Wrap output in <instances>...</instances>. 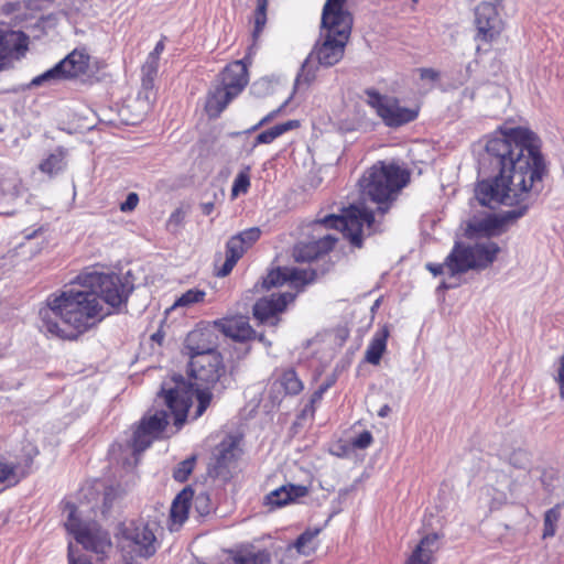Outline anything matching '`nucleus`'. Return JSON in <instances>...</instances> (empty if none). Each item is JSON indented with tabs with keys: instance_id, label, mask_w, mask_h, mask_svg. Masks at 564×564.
<instances>
[{
	"instance_id": "obj_35",
	"label": "nucleus",
	"mask_w": 564,
	"mask_h": 564,
	"mask_svg": "<svg viewBox=\"0 0 564 564\" xmlns=\"http://www.w3.org/2000/svg\"><path fill=\"white\" fill-rule=\"evenodd\" d=\"M250 167L247 166L242 171H240L232 184L231 187V196L237 197L240 194H245L248 192L250 187V175H249Z\"/></svg>"
},
{
	"instance_id": "obj_3",
	"label": "nucleus",
	"mask_w": 564,
	"mask_h": 564,
	"mask_svg": "<svg viewBox=\"0 0 564 564\" xmlns=\"http://www.w3.org/2000/svg\"><path fill=\"white\" fill-rule=\"evenodd\" d=\"M202 332H192L186 338V348L189 350V376L194 381H186L181 375H173L161 384L162 400L174 414V425L181 429L187 419L193 398L197 399L194 419L199 417L209 406L212 393L209 386L218 382L224 372L223 359L212 345H199Z\"/></svg>"
},
{
	"instance_id": "obj_39",
	"label": "nucleus",
	"mask_w": 564,
	"mask_h": 564,
	"mask_svg": "<svg viewBox=\"0 0 564 564\" xmlns=\"http://www.w3.org/2000/svg\"><path fill=\"white\" fill-rule=\"evenodd\" d=\"M558 519V512L555 509H550L546 511L544 517V533L543 536H552L555 533L554 523Z\"/></svg>"
},
{
	"instance_id": "obj_54",
	"label": "nucleus",
	"mask_w": 564,
	"mask_h": 564,
	"mask_svg": "<svg viewBox=\"0 0 564 564\" xmlns=\"http://www.w3.org/2000/svg\"><path fill=\"white\" fill-rule=\"evenodd\" d=\"M214 203L213 202H206L200 204V209L204 215H210L214 210Z\"/></svg>"
},
{
	"instance_id": "obj_23",
	"label": "nucleus",
	"mask_w": 564,
	"mask_h": 564,
	"mask_svg": "<svg viewBox=\"0 0 564 564\" xmlns=\"http://www.w3.org/2000/svg\"><path fill=\"white\" fill-rule=\"evenodd\" d=\"M159 65L147 62L141 68V89L139 91V99L147 104V108L155 99V78L158 76Z\"/></svg>"
},
{
	"instance_id": "obj_20",
	"label": "nucleus",
	"mask_w": 564,
	"mask_h": 564,
	"mask_svg": "<svg viewBox=\"0 0 564 564\" xmlns=\"http://www.w3.org/2000/svg\"><path fill=\"white\" fill-rule=\"evenodd\" d=\"M308 494V489L301 485H284L280 488L271 491L265 497L267 505L273 507H283L297 498L305 497Z\"/></svg>"
},
{
	"instance_id": "obj_55",
	"label": "nucleus",
	"mask_w": 564,
	"mask_h": 564,
	"mask_svg": "<svg viewBox=\"0 0 564 564\" xmlns=\"http://www.w3.org/2000/svg\"><path fill=\"white\" fill-rule=\"evenodd\" d=\"M163 338H164V334L161 330H158L151 335V340L158 343L159 345L162 344Z\"/></svg>"
},
{
	"instance_id": "obj_51",
	"label": "nucleus",
	"mask_w": 564,
	"mask_h": 564,
	"mask_svg": "<svg viewBox=\"0 0 564 564\" xmlns=\"http://www.w3.org/2000/svg\"><path fill=\"white\" fill-rule=\"evenodd\" d=\"M68 562L69 564H91L90 561L84 557L75 558L72 544L68 545Z\"/></svg>"
},
{
	"instance_id": "obj_11",
	"label": "nucleus",
	"mask_w": 564,
	"mask_h": 564,
	"mask_svg": "<svg viewBox=\"0 0 564 564\" xmlns=\"http://www.w3.org/2000/svg\"><path fill=\"white\" fill-rule=\"evenodd\" d=\"M89 67V56L83 52L74 50L64 59L43 74L34 77L31 82L33 86L52 84L62 79L77 77L87 72Z\"/></svg>"
},
{
	"instance_id": "obj_8",
	"label": "nucleus",
	"mask_w": 564,
	"mask_h": 564,
	"mask_svg": "<svg viewBox=\"0 0 564 564\" xmlns=\"http://www.w3.org/2000/svg\"><path fill=\"white\" fill-rule=\"evenodd\" d=\"M66 510L68 516L65 528L84 549L96 554H105L111 547L108 532L101 530L95 521L80 519L79 516L84 512L82 508L67 502Z\"/></svg>"
},
{
	"instance_id": "obj_25",
	"label": "nucleus",
	"mask_w": 564,
	"mask_h": 564,
	"mask_svg": "<svg viewBox=\"0 0 564 564\" xmlns=\"http://www.w3.org/2000/svg\"><path fill=\"white\" fill-rule=\"evenodd\" d=\"M21 180L14 171L0 170V200L11 202L21 195Z\"/></svg>"
},
{
	"instance_id": "obj_29",
	"label": "nucleus",
	"mask_w": 564,
	"mask_h": 564,
	"mask_svg": "<svg viewBox=\"0 0 564 564\" xmlns=\"http://www.w3.org/2000/svg\"><path fill=\"white\" fill-rule=\"evenodd\" d=\"M321 529H307L304 531L294 542V549L299 554L308 556L313 554L318 545L317 535L319 534Z\"/></svg>"
},
{
	"instance_id": "obj_37",
	"label": "nucleus",
	"mask_w": 564,
	"mask_h": 564,
	"mask_svg": "<svg viewBox=\"0 0 564 564\" xmlns=\"http://www.w3.org/2000/svg\"><path fill=\"white\" fill-rule=\"evenodd\" d=\"M195 456H192L181 462L174 469L173 477L175 480L183 482L186 481L195 465Z\"/></svg>"
},
{
	"instance_id": "obj_46",
	"label": "nucleus",
	"mask_w": 564,
	"mask_h": 564,
	"mask_svg": "<svg viewBox=\"0 0 564 564\" xmlns=\"http://www.w3.org/2000/svg\"><path fill=\"white\" fill-rule=\"evenodd\" d=\"M184 218H185V213L181 208H177L176 210H174L171 214V216L167 220V225L170 227H172V226L178 227L183 223Z\"/></svg>"
},
{
	"instance_id": "obj_61",
	"label": "nucleus",
	"mask_w": 564,
	"mask_h": 564,
	"mask_svg": "<svg viewBox=\"0 0 564 564\" xmlns=\"http://www.w3.org/2000/svg\"><path fill=\"white\" fill-rule=\"evenodd\" d=\"M442 288H444V289H448V288H449V285H446L445 283H443V284H442Z\"/></svg>"
},
{
	"instance_id": "obj_59",
	"label": "nucleus",
	"mask_w": 564,
	"mask_h": 564,
	"mask_svg": "<svg viewBox=\"0 0 564 564\" xmlns=\"http://www.w3.org/2000/svg\"><path fill=\"white\" fill-rule=\"evenodd\" d=\"M4 57H6V56L1 57V59H0V70L2 69V67H3V66H4V64H6V62H4Z\"/></svg>"
},
{
	"instance_id": "obj_1",
	"label": "nucleus",
	"mask_w": 564,
	"mask_h": 564,
	"mask_svg": "<svg viewBox=\"0 0 564 564\" xmlns=\"http://www.w3.org/2000/svg\"><path fill=\"white\" fill-rule=\"evenodd\" d=\"M489 164L499 171L492 178L477 183L475 198L481 206L495 209L500 205L514 207L500 218L488 216L474 219L468 229L490 237L499 234L502 225L524 216L543 189L546 165L541 154V140L522 127L506 128L487 141Z\"/></svg>"
},
{
	"instance_id": "obj_53",
	"label": "nucleus",
	"mask_w": 564,
	"mask_h": 564,
	"mask_svg": "<svg viewBox=\"0 0 564 564\" xmlns=\"http://www.w3.org/2000/svg\"><path fill=\"white\" fill-rule=\"evenodd\" d=\"M112 490L109 488L106 490L105 492V497H104V510H102V513H106L110 507H111V501H112Z\"/></svg>"
},
{
	"instance_id": "obj_22",
	"label": "nucleus",
	"mask_w": 564,
	"mask_h": 564,
	"mask_svg": "<svg viewBox=\"0 0 564 564\" xmlns=\"http://www.w3.org/2000/svg\"><path fill=\"white\" fill-rule=\"evenodd\" d=\"M237 95L224 85H218L207 97L205 109L210 118H217Z\"/></svg>"
},
{
	"instance_id": "obj_56",
	"label": "nucleus",
	"mask_w": 564,
	"mask_h": 564,
	"mask_svg": "<svg viewBox=\"0 0 564 564\" xmlns=\"http://www.w3.org/2000/svg\"><path fill=\"white\" fill-rule=\"evenodd\" d=\"M40 231H41V228L32 230V231L26 230V231H24V239L31 240V239L35 238Z\"/></svg>"
},
{
	"instance_id": "obj_18",
	"label": "nucleus",
	"mask_w": 564,
	"mask_h": 564,
	"mask_svg": "<svg viewBox=\"0 0 564 564\" xmlns=\"http://www.w3.org/2000/svg\"><path fill=\"white\" fill-rule=\"evenodd\" d=\"M239 448L232 438L223 441L215 449L214 471L217 477H227L229 469L238 458Z\"/></svg>"
},
{
	"instance_id": "obj_7",
	"label": "nucleus",
	"mask_w": 564,
	"mask_h": 564,
	"mask_svg": "<svg viewBox=\"0 0 564 564\" xmlns=\"http://www.w3.org/2000/svg\"><path fill=\"white\" fill-rule=\"evenodd\" d=\"M499 246L487 239L475 245L456 242L444 263H426L425 268L434 275L443 274L445 270L451 276L466 273L474 269H485L497 258Z\"/></svg>"
},
{
	"instance_id": "obj_62",
	"label": "nucleus",
	"mask_w": 564,
	"mask_h": 564,
	"mask_svg": "<svg viewBox=\"0 0 564 564\" xmlns=\"http://www.w3.org/2000/svg\"><path fill=\"white\" fill-rule=\"evenodd\" d=\"M495 2H496L497 4H499V3H501V2H502V0H495Z\"/></svg>"
},
{
	"instance_id": "obj_19",
	"label": "nucleus",
	"mask_w": 564,
	"mask_h": 564,
	"mask_svg": "<svg viewBox=\"0 0 564 564\" xmlns=\"http://www.w3.org/2000/svg\"><path fill=\"white\" fill-rule=\"evenodd\" d=\"M248 82L247 66L242 61L229 64L221 73V85L234 91L237 96L243 90Z\"/></svg>"
},
{
	"instance_id": "obj_26",
	"label": "nucleus",
	"mask_w": 564,
	"mask_h": 564,
	"mask_svg": "<svg viewBox=\"0 0 564 564\" xmlns=\"http://www.w3.org/2000/svg\"><path fill=\"white\" fill-rule=\"evenodd\" d=\"M329 252L328 250H323L319 248V245L314 243L312 240H302L296 243L293 248L292 256L295 262L304 263L312 262L323 254Z\"/></svg>"
},
{
	"instance_id": "obj_32",
	"label": "nucleus",
	"mask_w": 564,
	"mask_h": 564,
	"mask_svg": "<svg viewBox=\"0 0 564 564\" xmlns=\"http://www.w3.org/2000/svg\"><path fill=\"white\" fill-rule=\"evenodd\" d=\"M64 152L57 150L51 153L41 164L40 170L51 176L61 172L65 166Z\"/></svg>"
},
{
	"instance_id": "obj_52",
	"label": "nucleus",
	"mask_w": 564,
	"mask_h": 564,
	"mask_svg": "<svg viewBox=\"0 0 564 564\" xmlns=\"http://www.w3.org/2000/svg\"><path fill=\"white\" fill-rule=\"evenodd\" d=\"M315 404L316 403H312V399H310V402L304 406V409L301 412V417L313 416L315 413Z\"/></svg>"
},
{
	"instance_id": "obj_30",
	"label": "nucleus",
	"mask_w": 564,
	"mask_h": 564,
	"mask_svg": "<svg viewBox=\"0 0 564 564\" xmlns=\"http://www.w3.org/2000/svg\"><path fill=\"white\" fill-rule=\"evenodd\" d=\"M191 496L192 491L183 490L174 499L170 512L173 523L182 524L187 519L188 500Z\"/></svg>"
},
{
	"instance_id": "obj_12",
	"label": "nucleus",
	"mask_w": 564,
	"mask_h": 564,
	"mask_svg": "<svg viewBox=\"0 0 564 564\" xmlns=\"http://www.w3.org/2000/svg\"><path fill=\"white\" fill-rule=\"evenodd\" d=\"M475 41L491 43L496 41L503 31L505 24L500 18L496 4L481 2L475 9Z\"/></svg>"
},
{
	"instance_id": "obj_43",
	"label": "nucleus",
	"mask_w": 564,
	"mask_h": 564,
	"mask_svg": "<svg viewBox=\"0 0 564 564\" xmlns=\"http://www.w3.org/2000/svg\"><path fill=\"white\" fill-rule=\"evenodd\" d=\"M139 203V196L137 193H129L126 200L120 204V210L123 213H130L135 209Z\"/></svg>"
},
{
	"instance_id": "obj_50",
	"label": "nucleus",
	"mask_w": 564,
	"mask_h": 564,
	"mask_svg": "<svg viewBox=\"0 0 564 564\" xmlns=\"http://www.w3.org/2000/svg\"><path fill=\"white\" fill-rule=\"evenodd\" d=\"M54 0H28L25 7L30 10H41L45 4L53 2Z\"/></svg>"
},
{
	"instance_id": "obj_33",
	"label": "nucleus",
	"mask_w": 564,
	"mask_h": 564,
	"mask_svg": "<svg viewBox=\"0 0 564 564\" xmlns=\"http://www.w3.org/2000/svg\"><path fill=\"white\" fill-rule=\"evenodd\" d=\"M234 564H271V560L265 551L248 552L236 556Z\"/></svg>"
},
{
	"instance_id": "obj_31",
	"label": "nucleus",
	"mask_w": 564,
	"mask_h": 564,
	"mask_svg": "<svg viewBox=\"0 0 564 564\" xmlns=\"http://www.w3.org/2000/svg\"><path fill=\"white\" fill-rule=\"evenodd\" d=\"M26 36L22 32H10L0 37V53L20 52L26 48Z\"/></svg>"
},
{
	"instance_id": "obj_9",
	"label": "nucleus",
	"mask_w": 564,
	"mask_h": 564,
	"mask_svg": "<svg viewBox=\"0 0 564 564\" xmlns=\"http://www.w3.org/2000/svg\"><path fill=\"white\" fill-rule=\"evenodd\" d=\"M161 391L156 394L153 408L141 420L140 425L133 433L132 447L134 454H140L151 446L152 442L160 437L174 414L162 400H158Z\"/></svg>"
},
{
	"instance_id": "obj_40",
	"label": "nucleus",
	"mask_w": 564,
	"mask_h": 564,
	"mask_svg": "<svg viewBox=\"0 0 564 564\" xmlns=\"http://www.w3.org/2000/svg\"><path fill=\"white\" fill-rule=\"evenodd\" d=\"M260 235L261 230L258 227H251L239 232L236 237H240L243 245L249 248L260 238Z\"/></svg>"
},
{
	"instance_id": "obj_38",
	"label": "nucleus",
	"mask_w": 564,
	"mask_h": 564,
	"mask_svg": "<svg viewBox=\"0 0 564 564\" xmlns=\"http://www.w3.org/2000/svg\"><path fill=\"white\" fill-rule=\"evenodd\" d=\"M510 464L518 468L527 470L530 467V456L525 451L518 449L514 451L509 458Z\"/></svg>"
},
{
	"instance_id": "obj_6",
	"label": "nucleus",
	"mask_w": 564,
	"mask_h": 564,
	"mask_svg": "<svg viewBox=\"0 0 564 564\" xmlns=\"http://www.w3.org/2000/svg\"><path fill=\"white\" fill-rule=\"evenodd\" d=\"M408 182V173L395 164L379 162L371 166L359 181L360 202L355 205L365 207L367 199L378 204V210L382 214L389 209L393 195L397 194Z\"/></svg>"
},
{
	"instance_id": "obj_42",
	"label": "nucleus",
	"mask_w": 564,
	"mask_h": 564,
	"mask_svg": "<svg viewBox=\"0 0 564 564\" xmlns=\"http://www.w3.org/2000/svg\"><path fill=\"white\" fill-rule=\"evenodd\" d=\"M289 100L284 101L278 109L272 110L267 116H264L257 124H254L250 131H256L260 129L261 127L268 124L271 122L274 118L278 117V115L283 110V108L288 105Z\"/></svg>"
},
{
	"instance_id": "obj_58",
	"label": "nucleus",
	"mask_w": 564,
	"mask_h": 564,
	"mask_svg": "<svg viewBox=\"0 0 564 564\" xmlns=\"http://www.w3.org/2000/svg\"><path fill=\"white\" fill-rule=\"evenodd\" d=\"M390 410H391V409H390V406H389L388 404H384V405L379 410L378 415H379L380 417H386V416L389 414Z\"/></svg>"
},
{
	"instance_id": "obj_21",
	"label": "nucleus",
	"mask_w": 564,
	"mask_h": 564,
	"mask_svg": "<svg viewBox=\"0 0 564 564\" xmlns=\"http://www.w3.org/2000/svg\"><path fill=\"white\" fill-rule=\"evenodd\" d=\"M221 332L237 341H247L256 338V330L243 317L225 319L220 323Z\"/></svg>"
},
{
	"instance_id": "obj_16",
	"label": "nucleus",
	"mask_w": 564,
	"mask_h": 564,
	"mask_svg": "<svg viewBox=\"0 0 564 564\" xmlns=\"http://www.w3.org/2000/svg\"><path fill=\"white\" fill-rule=\"evenodd\" d=\"M316 278V271L313 269H296V268H276L268 273L263 279V289L270 290L271 288L282 285L290 282L294 286H304L311 283Z\"/></svg>"
},
{
	"instance_id": "obj_27",
	"label": "nucleus",
	"mask_w": 564,
	"mask_h": 564,
	"mask_svg": "<svg viewBox=\"0 0 564 564\" xmlns=\"http://www.w3.org/2000/svg\"><path fill=\"white\" fill-rule=\"evenodd\" d=\"M389 329L387 326L376 332L366 350V360L371 365H378L387 347Z\"/></svg>"
},
{
	"instance_id": "obj_36",
	"label": "nucleus",
	"mask_w": 564,
	"mask_h": 564,
	"mask_svg": "<svg viewBox=\"0 0 564 564\" xmlns=\"http://www.w3.org/2000/svg\"><path fill=\"white\" fill-rule=\"evenodd\" d=\"M269 0H257V9L254 12V30L253 37L257 39L262 32L267 23V8Z\"/></svg>"
},
{
	"instance_id": "obj_4",
	"label": "nucleus",
	"mask_w": 564,
	"mask_h": 564,
	"mask_svg": "<svg viewBox=\"0 0 564 564\" xmlns=\"http://www.w3.org/2000/svg\"><path fill=\"white\" fill-rule=\"evenodd\" d=\"M346 1L326 0L322 12L319 40L303 62L295 86L311 84L315 79L317 65L330 67L343 58L352 28V17L344 8Z\"/></svg>"
},
{
	"instance_id": "obj_13",
	"label": "nucleus",
	"mask_w": 564,
	"mask_h": 564,
	"mask_svg": "<svg viewBox=\"0 0 564 564\" xmlns=\"http://www.w3.org/2000/svg\"><path fill=\"white\" fill-rule=\"evenodd\" d=\"M155 522L142 520L131 522L124 530L126 539L131 543L133 552L141 557H150L156 552Z\"/></svg>"
},
{
	"instance_id": "obj_17",
	"label": "nucleus",
	"mask_w": 564,
	"mask_h": 564,
	"mask_svg": "<svg viewBox=\"0 0 564 564\" xmlns=\"http://www.w3.org/2000/svg\"><path fill=\"white\" fill-rule=\"evenodd\" d=\"M441 539L436 532L422 536L404 564H435V555L441 550Z\"/></svg>"
},
{
	"instance_id": "obj_45",
	"label": "nucleus",
	"mask_w": 564,
	"mask_h": 564,
	"mask_svg": "<svg viewBox=\"0 0 564 564\" xmlns=\"http://www.w3.org/2000/svg\"><path fill=\"white\" fill-rule=\"evenodd\" d=\"M163 50H164V43H163V41H159L156 43L154 50L148 55L147 62L159 65L160 54L163 52Z\"/></svg>"
},
{
	"instance_id": "obj_49",
	"label": "nucleus",
	"mask_w": 564,
	"mask_h": 564,
	"mask_svg": "<svg viewBox=\"0 0 564 564\" xmlns=\"http://www.w3.org/2000/svg\"><path fill=\"white\" fill-rule=\"evenodd\" d=\"M420 76L422 79H427V80L434 82V80L438 79L440 74H438V72H436L433 68H421Z\"/></svg>"
},
{
	"instance_id": "obj_47",
	"label": "nucleus",
	"mask_w": 564,
	"mask_h": 564,
	"mask_svg": "<svg viewBox=\"0 0 564 564\" xmlns=\"http://www.w3.org/2000/svg\"><path fill=\"white\" fill-rule=\"evenodd\" d=\"M333 384V380L327 381L319 386V388L312 394V403H317L323 399L324 393L328 390V388Z\"/></svg>"
},
{
	"instance_id": "obj_57",
	"label": "nucleus",
	"mask_w": 564,
	"mask_h": 564,
	"mask_svg": "<svg viewBox=\"0 0 564 564\" xmlns=\"http://www.w3.org/2000/svg\"><path fill=\"white\" fill-rule=\"evenodd\" d=\"M256 338H257L260 343H262L265 347H271V341H270V340H268L263 334H259V335H258V334L256 333Z\"/></svg>"
},
{
	"instance_id": "obj_2",
	"label": "nucleus",
	"mask_w": 564,
	"mask_h": 564,
	"mask_svg": "<svg viewBox=\"0 0 564 564\" xmlns=\"http://www.w3.org/2000/svg\"><path fill=\"white\" fill-rule=\"evenodd\" d=\"M132 283L127 276L97 271L83 272L75 285L51 294L39 311L40 329L59 338L75 339L126 305Z\"/></svg>"
},
{
	"instance_id": "obj_5",
	"label": "nucleus",
	"mask_w": 564,
	"mask_h": 564,
	"mask_svg": "<svg viewBox=\"0 0 564 564\" xmlns=\"http://www.w3.org/2000/svg\"><path fill=\"white\" fill-rule=\"evenodd\" d=\"M375 221V216L365 207L359 205H349L343 209V214L327 215L323 219H316L308 224L304 229L307 240L319 245L323 250H333L338 241L337 234L332 229L339 230L349 242L357 248L362 246V229L367 226L369 234Z\"/></svg>"
},
{
	"instance_id": "obj_15",
	"label": "nucleus",
	"mask_w": 564,
	"mask_h": 564,
	"mask_svg": "<svg viewBox=\"0 0 564 564\" xmlns=\"http://www.w3.org/2000/svg\"><path fill=\"white\" fill-rule=\"evenodd\" d=\"M295 299V295L290 292L281 294L272 293L268 297H262L253 305V316L260 323H270L275 326L279 322L276 315L284 311L286 305Z\"/></svg>"
},
{
	"instance_id": "obj_44",
	"label": "nucleus",
	"mask_w": 564,
	"mask_h": 564,
	"mask_svg": "<svg viewBox=\"0 0 564 564\" xmlns=\"http://www.w3.org/2000/svg\"><path fill=\"white\" fill-rule=\"evenodd\" d=\"M372 442V435L370 432L368 431H364L362 433H360L352 442V445L356 447V448H360V449H364V448H367Z\"/></svg>"
},
{
	"instance_id": "obj_60",
	"label": "nucleus",
	"mask_w": 564,
	"mask_h": 564,
	"mask_svg": "<svg viewBox=\"0 0 564 564\" xmlns=\"http://www.w3.org/2000/svg\"><path fill=\"white\" fill-rule=\"evenodd\" d=\"M13 212H10V210H0V214H7V215H10L12 214Z\"/></svg>"
},
{
	"instance_id": "obj_48",
	"label": "nucleus",
	"mask_w": 564,
	"mask_h": 564,
	"mask_svg": "<svg viewBox=\"0 0 564 564\" xmlns=\"http://www.w3.org/2000/svg\"><path fill=\"white\" fill-rule=\"evenodd\" d=\"M11 477H14L13 467L0 464V484L10 480Z\"/></svg>"
},
{
	"instance_id": "obj_34",
	"label": "nucleus",
	"mask_w": 564,
	"mask_h": 564,
	"mask_svg": "<svg viewBox=\"0 0 564 564\" xmlns=\"http://www.w3.org/2000/svg\"><path fill=\"white\" fill-rule=\"evenodd\" d=\"M205 292L197 290V289H191L183 293L173 304L172 308L175 307H188L195 303H199L204 300Z\"/></svg>"
},
{
	"instance_id": "obj_41",
	"label": "nucleus",
	"mask_w": 564,
	"mask_h": 564,
	"mask_svg": "<svg viewBox=\"0 0 564 564\" xmlns=\"http://www.w3.org/2000/svg\"><path fill=\"white\" fill-rule=\"evenodd\" d=\"M194 505L200 516L208 514L212 509L209 496L205 492H200L194 498Z\"/></svg>"
},
{
	"instance_id": "obj_10",
	"label": "nucleus",
	"mask_w": 564,
	"mask_h": 564,
	"mask_svg": "<svg viewBox=\"0 0 564 564\" xmlns=\"http://www.w3.org/2000/svg\"><path fill=\"white\" fill-rule=\"evenodd\" d=\"M367 102L388 127H400L413 121L419 112L416 109L400 106L397 99L382 96L375 90L366 91Z\"/></svg>"
},
{
	"instance_id": "obj_14",
	"label": "nucleus",
	"mask_w": 564,
	"mask_h": 564,
	"mask_svg": "<svg viewBox=\"0 0 564 564\" xmlns=\"http://www.w3.org/2000/svg\"><path fill=\"white\" fill-rule=\"evenodd\" d=\"M303 389L304 383L293 368L276 370L269 389V399L273 404H280L285 395H297Z\"/></svg>"
},
{
	"instance_id": "obj_24",
	"label": "nucleus",
	"mask_w": 564,
	"mask_h": 564,
	"mask_svg": "<svg viewBox=\"0 0 564 564\" xmlns=\"http://www.w3.org/2000/svg\"><path fill=\"white\" fill-rule=\"evenodd\" d=\"M247 249L240 237L232 236L226 245V260L219 268L217 275L227 276Z\"/></svg>"
},
{
	"instance_id": "obj_28",
	"label": "nucleus",
	"mask_w": 564,
	"mask_h": 564,
	"mask_svg": "<svg viewBox=\"0 0 564 564\" xmlns=\"http://www.w3.org/2000/svg\"><path fill=\"white\" fill-rule=\"evenodd\" d=\"M299 126L300 122L297 120H289L286 122L275 124L274 127L260 132L254 139L253 147H257L259 144H270L276 138L281 137L283 133L293 130Z\"/></svg>"
}]
</instances>
